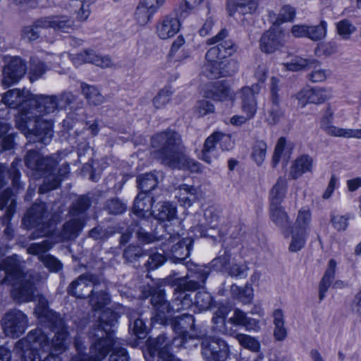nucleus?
I'll return each mask as SVG.
<instances>
[{
    "mask_svg": "<svg viewBox=\"0 0 361 361\" xmlns=\"http://www.w3.org/2000/svg\"><path fill=\"white\" fill-rule=\"evenodd\" d=\"M35 314L42 324L55 333L54 336L50 342L47 334L42 329L37 328L16 343L14 353L26 357L25 348L28 347L41 350L43 353L52 352L61 354L66 351L70 343L67 327L60 315L49 308L48 301L42 295L38 296Z\"/></svg>",
    "mask_w": 361,
    "mask_h": 361,
    "instance_id": "nucleus-1",
    "label": "nucleus"
},
{
    "mask_svg": "<svg viewBox=\"0 0 361 361\" xmlns=\"http://www.w3.org/2000/svg\"><path fill=\"white\" fill-rule=\"evenodd\" d=\"M151 145L156 149V157L164 164L173 169L200 171V164L183 153L181 137L177 132L166 130L157 133L152 137Z\"/></svg>",
    "mask_w": 361,
    "mask_h": 361,
    "instance_id": "nucleus-2",
    "label": "nucleus"
},
{
    "mask_svg": "<svg viewBox=\"0 0 361 361\" xmlns=\"http://www.w3.org/2000/svg\"><path fill=\"white\" fill-rule=\"evenodd\" d=\"M61 161L59 154L42 157L35 150H28L25 157V164L34 176H44V180L39 188V193H45L57 188L61 180L69 173V165L62 164L55 173V166Z\"/></svg>",
    "mask_w": 361,
    "mask_h": 361,
    "instance_id": "nucleus-3",
    "label": "nucleus"
},
{
    "mask_svg": "<svg viewBox=\"0 0 361 361\" xmlns=\"http://www.w3.org/2000/svg\"><path fill=\"white\" fill-rule=\"evenodd\" d=\"M116 323V313L107 310L102 312L98 323L88 332L91 342L89 353L98 361L106 357L117 341L112 330Z\"/></svg>",
    "mask_w": 361,
    "mask_h": 361,
    "instance_id": "nucleus-4",
    "label": "nucleus"
},
{
    "mask_svg": "<svg viewBox=\"0 0 361 361\" xmlns=\"http://www.w3.org/2000/svg\"><path fill=\"white\" fill-rule=\"evenodd\" d=\"M165 297L164 290L160 288L154 289L151 294L150 303L154 309V314L151 318L152 323L164 324L168 314L187 310L194 303L191 293L179 289H174L171 304Z\"/></svg>",
    "mask_w": 361,
    "mask_h": 361,
    "instance_id": "nucleus-5",
    "label": "nucleus"
},
{
    "mask_svg": "<svg viewBox=\"0 0 361 361\" xmlns=\"http://www.w3.org/2000/svg\"><path fill=\"white\" fill-rule=\"evenodd\" d=\"M31 116L36 118V133L40 140L47 144L53 136V122L51 120H43L42 116L56 112L60 106L57 96L44 94L32 97L30 101Z\"/></svg>",
    "mask_w": 361,
    "mask_h": 361,
    "instance_id": "nucleus-6",
    "label": "nucleus"
},
{
    "mask_svg": "<svg viewBox=\"0 0 361 361\" xmlns=\"http://www.w3.org/2000/svg\"><path fill=\"white\" fill-rule=\"evenodd\" d=\"M285 116V109L282 106L280 80L272 77L270 82L269 97L267 110L266 121L270 126L277 125Z\"/></svg>",
    "mask_w": 361,
    "mask_h": 361,
    "instance_id": "nucleus-7",
    "label": "nucleus"
},
{
    "mask_svg": "<svg viewBox=\"0 0 361 361\" xmlns=\"http://www.w3.org/2000/svg\"><path fill=\"white\" fill-rule=\"evenodd\" d=\"M99 286L106 288V281L97 274L85 273L71 283L67 291L77 298H85L90 295L92 288H97Z\"/></svg>",
    "mask_w": 361,
    "mask_h": 361,
    "instance_id": "nucleus-8",
    "label": "nucleus"
},
{
    "mask_svg": "<svg viewBox=\"0 0 361 361\" xmlns=\"http://www.w3.org/2000/svg\"><path fill=\"white\" fill-rule=\"evenodd\" d=\"M233 145V141L229 135L214 132L204 141L202 149V159L207 164H211L219 154L218 146L221 151H228Z\"/></svg>",
    "mask_w": 361,
    "mask_h": 361,
    "instance_id": "nucleus-9",
    "label": "nucleus"
},
{
    "mask_svg": "<svg viewBox=\"0 0 361 361\" xmlns=\"http://www.w3.org/2000/svg\"><path fill=\"white\" fill-rule=\"evenodd\" d=\"M207 44L214 45L205 55V59H209L210 61L215 59L227 61L226 59L234 51V44L232 40L228 39V31L226 29L221 30L216 35L208 39Z\"/></svg>",
    "mask_w": 361,
    "mask_h": 361,
    "instance_id": "nucleus-10",
    "label": "nucleus"
},
{
    "mask_svg": "<svg viewBox=\"0 0 361 361\" xmlns=\"http://www.w3.org/2000/svg\"><path fill=\"white\" fill-rule=\"evenodd\" d=\"M49 214L44 203L34 204L27 212L23 218V224L27 228L31 227H39L42 229L41 234H32V238L44 236L49 233L46 229L49 228Z\"/></svg>",
    "mask_w": 361,
    "mask_h": 361,
    "instance_id": "nucleus-11",
    "label": "nucleus"
},
{
    "mask_svg": "<svg viewBox=\"0 0 361 361\" xmlns=\"http://www.w3.org/2000/svg\"><path fill=\"white\" fill-rule=\"evenodd\" d=\"M202 355L207 361H226L229 356V347L222 339L207 337L201 343Z\"/></svg>",
    "mask_w": 361,
    "mask_h": 361,
    "instance_id": "nucleus-12",
    "label": "nucleus"
},
{
    "mask_svg": "<svg viewBox=\"0 0 361 361\" xmlns=\"http://www.w3.org/2000/svg\"><path fill=\"white\" fill-rule=\"evenodd\" d=\"M28 326L27 316L18 310H12L5 314L2 319L4 334L13 338L19 337Z\"/></svg>",
    "mask_w": 361,
    "mask_h": 361,
    "instance_id": "nucleus-13",
    "label": "nucleus"
},
{
    "mask_svg": "<svg viewBox=\"0 0 361 361\" xmlns=\"http://www.w3.org/2000/svg\"><path fill=\"white\" fill-rule=\"evenodd\" d=\"M206 61L202 68V73L209 78H219L232 75L237 71V64L233 61H222L216 59Z\"/></svg>",
    "mask_w": 361,
    "mask_h": 361,
    "instance_id": "nucleus-14",
    "label": "nucleus"
},
{
    "mask_svg": "<svg viewBox=\"0 0 361 361\" xmlns=\"http://www.w3.org/2000/svg\"><path fill=\"white\" fill-rule=\"evenodd\" d=\"M10 285L13 287L12 296L18 302H25L33 300L35 288L30 276L23 274L20 271V276L14 279Z\"/></svg>",
    "mask_w": 361,
    "mask_h": 361,
    "instance_id": "nucleus-15",
    "label": "nucleus"
},
{
    "mask_svg": "<svg viewBox=\"0 0 361 361\" xmlns=\"http://www.w3.org/2000/svg\"><path fill=\"white\" fill-rule=\"evenodd\" d=\"M285 33L279 28H270L263 33L259 40L262 52L272 54L286 44Z\"/></svg>",
    "mask_w": 361,
    "mask_h": 361,
    "instance_id": "nucleus-16",
    "label": "nucleus"
},
{
    "mask_svg": "<svg viewBox=\"0 0 361 361\" xmlns=\"http://www.w3.org/2000/svg\"><path fill=\"white\" fill-rule=\"evenodd\" d=\"M204 222L192 226L194 230H198L200 236L213 237L214 231L218 228L221 219V211L211 206L204 212Z\"/></svg>",
    "mask_w": 361,
    "mask_h": 361,
    "instance_id": "nucleus-17",
    "label": "nucleus"
},
{
    "mask_svg": "<svg viewBox=\"0 0 361 361\" xmlns=\"http://www.w3.org/2000/svg\"><path fill=\"white\" fill-rule=\"evenodd\" d=\"M260 90V85L255 83L250 87H243L238 92L241 110L245 114L248 115L249 118H253L257 112V101L256 97L259 93Z\"/></svg>",
    "mask_w": 361,
    "mask_h": 361,
    "instance_id": "nucleus-18",
    "label": "nucleus"
},
{
    "mask_svg": "<svg viewBox=\"0 0 361 361\" xmlns=\"http://www.w3.org/2000/svg\"><path fill=\"white\" fill-rule=\"evenodd\" d=\"M26 64L20 57H12L4 68L3 83L6 86L18 82L26 72Z\"/></svg>",
    "mask_w": 361,
    "mask_h": 361,
    "instance_id": "nucleus-19",
    "label": "nucleus"
},
{
    "mask_svg": "<svg viewBox=\"0 0 361 361\" xmlns=\"http://www.w3.org/2000/svg\"><path fill=\"white\" fill-rule=\"evenodd\" d=\"M177 240L178 242L172 245L168 255L173 262L181 263L189 256L192 240L187 238L179 240V235H170L168 241L170 244Z\"/></svg>",
    "mask_w": 361,
    "mask_h": 361,
    "instance_id": "nucleus-20",
    "label": "nucleus"
},
{
    "mask_svg": "<svg viewBox=\"0 0 361 361\" xmlns=\"http://www.w3.org/2000/svg\"><path fill=\"white\" fill-rule=\"evenodd\" d=\"M6 209L4 215L5 224L6 228L4 229V234L8 239L13 236V229L11 228L9 221L16 212V195L9 188L5 190L2 194L0 195V209Z\"/></svg>",
    "mask_w": 361,
    "mask_h": 361,
    "instance_id": "nucleus-21",
    "label": "nucleus"
},
{
    "mask_svg": "<svg viewBox=\"0 0 361 361\" xmlns=\"http://www.w3.org/2000/svg\"><path fill=\"white\" fill-rule=\"evenodd\" d=\"M32 95L28 90L13 89L7 91L2 97L1 102L11 108L20 107L26 109L27 106H30V101L32 99Z\"/></svg>",
    "mask_w": 361,
    "mask_h": 361,
    "instance_id": "nucleus-22",
    "label": "nucleus"
},
{
    "mask_svg": "<svg viewBox=\"0 0 361 361\" xmlns=\"http://www.w3.org/2000/svg\"><path fill=\"white\" fill-rule=\"evenodd\" d=\"M331 97L330 90L322 87L307 88L301 90L297 94V99L302 106L307 103L322 104Z\"/></svg>",
    "mask_w": 361,
    "mask_h": 361,
    "instance_id": "nucleus-23",
    "label": "nucleus"
},
{
    "mask_svg": "<svg viewBox=\"0 0 361 361\" xmlns=\"http://www.w3.org/2000/svg\"><path fill=\"white\" fill-rule=\"evenodd\" d=\"M36 118L31 116L30 111L29 109H21V112L18 118L16 119L17 128L30 140L32 136L36 138L33 139V142H42L39 139V136L37 135L36 133Z\"/></svg>",
    "mask_w": 361,
    "mask_h": 361,
    "instance_id": "nucleus-24",
    "label": "nucleus"
},
{
    "mask_svg": "<svg viewBox=\"0 0 361 361\" xmlns=\"http://www.w3.org/2000/svg\"><path fill=\"white\" fill-rule=\"evenodd\" d=\"M20 274V269L16 256L6 258L0 263V285H10Z\"/></svg>",
    "mask_w": 361,
    "mask_h": 361,
    "instance_id": "nucleus-25",
    "label": "nucleus"
},
{
    "mask_svg": "<svg viewBox=\"0 0 361 361\" xmlns=\"http://www.w3.org/2000/svg\"><path fill=\"white\" fill-rule=\"evenodd\" d=\"M207 278V274L202 270L197 271L195 273L191 271L190 275L176 279L178 283L175 289L185 292L196 290L205 283Z\"/></svg>",
    "mask_w": 361,
    "mask_h": 361,
    "instance_id": "nucleus-26",
    "label": "nucleus"
},
{
    "mask_svg": "<svg viewBox=\"0 0 361 361\" xmlns=\"http://www.w3.org/2000/svg\"><path fill=\"white\" fill-rule=\"evenodd\" d=\"M204 96L216 101H228L234 99V93L225 81H216L209 85Z\"/></svg>",
    "mask_w": 361,
    "mask_h": 361,
    "instance_id": "nucleus-27",
    "label": "nucleus"
},
{
    "mask_svg": "<svg viewBox=\"0 0 361 361\" xmlns=\"http://www.w3.org/2000/svg\"><path fill=\"white\" fill-rule=\"evenodd\" d=\"M73 62L78 66L82 63H94L102 68L113 66L111 59L109 56H100L92 49L83 50L73 58Z\"/></svg>",
    "mask_w": 361,
    "mask_h": 361,
    "instance_id": "nucleus-28",
    "label": "nucleus"
},
{
    "mask_svg": "<svg viewBox=\"0 0 361 361\" xmlns=\"http://www.w3.org/2000/svg\"><path fill=\"white\" fill-rule=\"evenodd\" d=\"M178 342V345L186 347L187 340L183 335V337L174 338L171 341L165 334H161L153 341H151L149 347L150 353L154 355L157 353L158 357L161 356V352L165 351L166 353H170V347L172 344Z\"/></svg>",
    "mask_w": 361,
    "mask_h": 361,
    "instance_id": "nucleus-29",
    "label": "nucleus"
},
{
    "mask_svg": "<svg viewBox=\"0 0 361 361\" xmlns=\"http://www.w3.org/2000/svg\"><path fill=\"white\" fill-rule=\"evenodd\" d=\"M179 20L172 16L163 17L157 24L156 32L161 39L173 37L180 30Z\"/></svg>",
    "mask_w": 361,
    "mask_h": 361,
    "instance_id": "nucleus-30",
    "label": "nucleus"
},
{
    "mask_svg": "<svg viewBox=\"0 0 361 361\" xmlns=\"http://www.w3.org/2000/svg\"><path fill=\"white\" fill-rule=\"evenodd\" d=\"M85 225V218H73L66 221L60 231L59 241L64 242L76 238Z\"/></svg>",
    "mask_w": 361,
    "mask_h": 361,
    "instance_id": "nucleus-31",
    "label": "nucleus"
},
{
    "mask_svg": "<svg viewBox=\"0 0 361 361\" xmlns=\"http://www.w3.org/2000/svg\"><path fill=\"white\" fill-rule=\"evenodd\" d=\"M145 221L142 220L140 223H134L132 224L128 228V231L123 233L121 236L120 243L121 244L127 243L131 236L132 233H135L137 238L139 240L145 243H150L155 240H159L163 236L162 235H155L150 234L143 229V228L140 226L143 224L142 222Z\"/></svg>",
    "mask_w": 361,
    "mask_h": 361,
    "instance_id": "nucleus-32",
    "label": "nucleus"
},
{
    "mask_svg": "<svg viewBox=\"0 0 361 361\" xmlns=\"http://www.w3.org/2000/svg\"><path fill=\"white\" fill-rule=\"evenodd\" d=\"M20 161H13L11 166L7 169L4 165H0V189L6 185L9 178L12 180V185L17 190L21 188V183L19 180L20 172L18 166ZM2 192L1 194H2Z\"/></svg>",
    "mask_w": 361,
    "mask_h": 361,
    "instance_id": "nucleus-33",
    "label": "nucleus"
},
{
    "mask_svg": "<svg viewBox=\"0 0 361 361\" xmlns=\"http://www.w3.org/2000/svg\"><path fill=\"white\" fill-rule=\"evenodd\" d=\"M257 6L256 0H235L228 3V11L230 16L238 19L241 16L252 14Z\"/></svg>",
    "mask_w": 361,
    "mask_h": 361,
    "instance_id": "nucleus-34",
    "label": "nucleus"
},
{
    "mask_svg": "<svg viewBox=\"0 0 361 361\" xmlns=\"http://www.w3.org/2000/svg\"><path fill=\"white\" fill-rule=\"evenodd\" d=\"M228 322L235 326H243L248 331H258L260 329L258 320L248 317L243 311L235 309Z\"/></svg>",
    "mask_w": 361,
    "mask_h": 361,
    "instance_id": "nucleus-35",
    "label": "nucleus"
},
{
    "mask_svg": "<svg viewBox=\"0 0 361 361\" xmlns=\"http://www.w3.org/2000/svg\"><path fill=\"white\" fill-rule=\"evenodd\" d=\"M46 17L35 20L32 24L22 28L21 35L23 39L29 42L37 40L42 35L43 30L48 29Z\"/></svg>",
    "mask_w": 361,
    "mask_h": 361,
    "instance_id": "nucleus-36",
    "label": "nucleus"
},
{
    "mask_svg": "<svg viewBox=\"0 0 361 361\" xmlns=\"http://www.w3.org/2000/svg\"><path fill=\"white\" fill-rule=\"evenodd\" d=\"M313 162V159L307 154L298 157L290 168L289 178L295 180L303 173L311 172Z\"/></svg>",
    "mask_w": 361,
    "mask_h": 361,
    "instance_id": "nucleus-37",
    "label": "nucleus"
},
{
    "mask_svg": "<svg viewBox=\"0 0 361 361\" xmlns=\"http://www.w3.org/2000/svg\"><path fill=\"white\" fill-rule=\"evenodd\" d=\"M288 190V180L284 176L279 177L269 191V205H281Z\"/></svg>",
    "mask_w": 361,
    "mask_h": 361,
    "instance_id": "nucleus-38",
    "label": "nucleus"
},
{
    "mask_svg": "<svg viewBox=\"0 0 361 361\" xmlns=\"http://www.w3.org/2000/svg\"><path fill=\"white\" fill-rule=\"evenodd\" d=\"M106 289L99 286L97 288H92L89 296V303L94 311L101 310L110 302V297L106 293Z\"/></svg>",
    "mask_w": 361,
    "mask_h": 361,
    "instance_id": "nucleus-39",
    "label": "nucleus"
},
{
    "mask_svg": "<svg viewBox=\"0 0 361 361\" xmlns=\"http://www.w3.org/2000/svg\"><path fill=\"white\" fill-rule=\"evenodd\" d=\"M153 202H154V200L152 197L145 192H140L134 201V214L140 217H145L148 213L151 214Z\"/></svg>",
    "mask_w": 361,
    "mask_h": 361,
    "instance_id": "nucleus-40",
    "label": "nucleus"
},
{
    "mask_svg": "<svg viewBox=\"0 0 361 361\" xmlns=\"http://www.w3.org/2000/svg\"><path fill=\"white\" fill-rule=\"evenodd\" d=\"M150 214L158 221H169L176 218V208L173 204L169 202H164L157 204Z\"/></svg>",
    "mask_w": 361,
    "mask_h": 361,
    "instance_id": "nucleus-41",
    "label": "nucleus"
},
{
    "mask_svg": "<svg viewBox=\"0 0 361 361\" xmlns=\"http://www.w3.org/2000/svg\"><path fill=\"white\" fill-rule=\"evenodd\" d=\"M178 202L185 207H189L200 198L197 189L193 186L183 184L179 186Z\"/></svg>",
    "mask_w": 361,
    "mask_h": 361,
    "instance_id": "nucleus-42",
    "label": "nucleus"
},
{
    "mask_svg": "<svg viewBox=\"0 0 361 361\" xmlns=\"http://www.w3.org/2000/svg\"><path fill=\"white\" fill-rule=\"evenodd\" d=\"M273 323L274 325V337L278 341H284L288 335L287 329L285 327L284 314L281 309H276L272 313Z\"/></svg>",
    "mask_w": 361,
    "mask_h": 361,
    "instance_id": "nucleus-43",
    "label": "nucleus"
},
{
    "mask_svg": "<svg viewBox=\"0 0 361 361\" xmlns=\"http://www.w3.org/2000/svg\"><path fill=\"white\" fill-rule=\"evenodd\" d=\"M49 28L56 31L68 32L73 27V20L65 16H46Z\"/></svg>",
    "mask_w": 361,
    "mask_h": 361,
    "instance_id": "nucleus-44",
    "label": "nucleus"
},
{
    "mask_svg": "<svg viewBox=\"0 0 361 361\" xmlns=\"http://www.w3.org/2000/svg\"><path fill=\"white\" fill-rule=\"evenodd\" d=\"M312 222V213L309 209L301 208L297 214V217L292 229L300 232L309 233Z\"/></svg>",
    "mask_w": 361,
    "mask_h": 361,
    "instance_id": "nucleus-45",
    "label": "nucleus"
},
{
    "mask_svg": "<svg viewBox=\"0 0 361 361\" xmlns=\"http://www.w3.org/2000/svg\"><path fill=\"white\" fill-rule=\"evenodd\" d=\"M91 205V200L85 195L79 197L70 207L69 214L74 218H85L87 221L86 211Z\"/></svg>",
    "mask_w": 361,
    "mask_h": 361,
    "instance_id": "nucleus-46",
    "label": "nucleus"
},
{
    "mask_svg": "<svg viewBox=\"0 0 361 361\" xmlns=\"http://www.w3.org/2000/svg\"><path fill=\"white\" fill-rule=\"evenodd\" d=\"M336 267V262L333 259H330L328 268L319 283V298L320 300L325 298V293L334 279Z\"/></svg>",
    "mask_w": 361,
    "mask_h": 361,
    "instance_id": "nucleus-47",
    "label": "nucleus"
},
{
    "mask_svg": "<svg viewBox=\"0 0 361 361\" xmlns=\"http://www.w3.org/2000/svg\"><path fill=\"white\" fill-rule=\"evenodd\" d=\"M270 218L272 221L283 230H286L289 226L287 213L281 205H269Z\"/></svg>",
    "mask_w": 361,
    "mask_h": 361,
    "instance_id": "nucleus-48",
    "label": "nucleus"
},
{
    "mask_svg": "<svg viewBox=\"0 0 361 361\" xmlns=\"http://www.w3.org/2000/svg\"><path fill=\"white\" fill-rule=\"evenodd\" d=\"M162 178V174L157 173H147L142 174L137 178V183L141 192L147 194L153 190L159 182V178Z\"/></svg>",
    "mask_w": 361,
    "mask_h": 361,
    "instance_id": "nucleus-49",
    "label": "nucleus"
},
{
    "mask_svg": "<svg viewBox=\"0 0 361 361\" xmlns=\"http://www.w3.org/2000/svg\"><path fill=\"white\" fill-rule=\"evenodd\" d=\"M194 326L195 319L189 314H183L176 317L172 322L173 330L180 334L186 332L188 329H194Z\"/></svg>",
    "mask_w": 361,
    "mask_h": 361,
    "instance_id": "nucleus-50",
    "label": "nucleus"
},
{
    "mask_svg": "<svg viewBox=\"0 0 361 361\" xmlns=\"http://www.w3.org/2000/svg\"><path fill=\"white\" fill-rule=\"evenodd\" d=\"M81 89L83 95L90 104L97 106L104 102V97L95 87L82 83Z\"/></svg>",
    "mask_w": 361,
    "mask_h": 361,
    "instance_id": "nucleus-51",
    "label": "nucleus"
},
{
    "mask_svg": "<svg viewBox=\"0 0 361 361\" xmlns=\"http://www.w3.org/2000/svg\"><path fill=\"white\" fill-rule=\"evenodd\" d=\"M310 68L312 71L308 74V79L312 82H322L325 81L331 75V71L329 69L322 68L319 62L317 63L309 66Z\"/></svg>",
    "mask_w": 361,
    "mask_h": 361,
    "instance_id": "nucleus-52",
    "label": "nucleus"
},
{
    "mask_svg": "<svg viewBox=\"0 0 361 361\" xmlns=\"http://www.w3.org/2000/svg\"><path fill=\"white\" fill-rule=\"evenodd\" d=\"M130 331L139 339H143L147 336V327L144 322L140 317L135 318V315H129Z\"/></svg>",
    "mask_w": 361,
    "mask_h": 361,
    "instance_id": "nucleus-53",
    "label": "nucleus"
},
{
    "mask_svg": "<svg viewBox=\"0 0 361 361\" xmlns=\"http://www.w3.org/2000/svg\"><path fill=\"white\" fill-rule=\"evenodd\" d=\"M47 67L45 63L37 57H32L30 61V80L34 82L38 80L47 71Z\"/></svg>",
    "mask_w": 361,
    "mask_h": 361,
    "instance_id": "nucleus-54",
    "label": "nucleus"
},
{
    "mask_svg": "<svg viewBox=\"0 0 361 361\" xmlns=\"http://www.w3.org/2000/svg\"><path fill=\"white\" fill-rule=\"evenodd\" d=\"M74 345L77 350V353L72 357L71 361H98L89 353H86L85 352L86 347L84 341L80 336L75 338Z\"/></svg>",
    "mask_w": 361,
    "mask_h": 361,
    "instance_id": "nucleus-55",
    "label": "nucleus"
},
{
    "mask_svg": "<svg viewBox=\"0 0 361 361\" xmlns=\"http://www.w3.org/2000/svg\"><path fill=\"white\" fill-rule=\"evenodd\" d=\"M234 338L244 348L248 349L252 352H258L260 349L259 342L255 338L250 335L236 334Z\"/></svg>",
    "mask_w": 361,
    "mask_h": 361,
    "instance_id": "nucleus-56",
    "label": "nucleus"
},
{
    "mask_svg": "<svg viewBox=\"0 0 361 361\" xmlns=\"http://www.w3.org/2000/svg\"><path fill=\"white\" fill-rule=\"evenodd\" d=\"M327 23L322 20L317 25H307V38L314 41H320L323 39L326 35Z\"/></svg>",
    "mask_w": 361,
    "mask_h": 361,
    "instance_id": "nucleus-57",
    "label": "nucleus"
},
{
    "mask_svg": "<svg viewBox=\"0 0 361 361\" xmlns=\"http://www.w3.org/2000/svg\"><path fill=\"white\" fill-rule=\"evenodd\" d=\"M290 233L291 242L289 245V250L293 252H298L304 247L308 233H302L292 228Z\"/></svg>",
    "mask_w": 361,
    "mask_h": 361,
    "instance_id": "nucleus-58",
    "label": "nucleus"
},
{
    "mask_svg": "<svg viewBox=\"0 0 361 361\" xmlns=\"http://www.w3.org/2000/svg\"><path fill=\"white\" fill-rule=\"evenodd\" d=\"M71 6L75 8L77 18L80 21H85L87 19L90 13V3L84 0H72Z\"/></svg>",
    "mask_w": 361,
    "mask_h": 361,
    "instance_id": "nucleus-59",
    "label": "nucleus"
},
{
    "mask_svg": "<svg viewBox=\"0 0 361 361\" xmlns=\"http://www.w3.org/2000/svg\"><path fill=\"white\" fill-rule=\"evenodd\" d=\"M317 63V60L307 59L300 57H295L290 62L284 64L286 69L291 71H298L306 68L309 66H312Z\"/></svg>",
    "mask_w": 361,
    "mask_h": 361,
    "instance_id": "nucleus-60",
    "label": "nucleus"
},
{
    "mask_svg": "<svg viewBox=\"0 0 361 361\" xmlns=\"http://www.w3.org/2000/svg\"><path fill=\"white\" fill-rule=\"evenodd\" d=\"M111 353L109 357V361H130V357L126 349L116 341L111 348Z\"/></svg>",
    "mask_w": 361,
    "mask_h": 361,
    "instance_id": "nucleus-61",
    "label": "nucleus"
},
{
    "mask_svg": "<svg viewBox=\"0 0 361 361\" xmlns=\"http://www.w3.org/2000/svg\"><path fill=\"white\" fill-rule=\"evenodd\" d=\"M232 294L236 296L243 303H249L252 299V289L250 286H245L241 288L237 286L233 285L231 288Z\"/></svg>",
    "mask_w": 361,
    "mask_h": 361,
    "instance_id": "nucleus-62",
    "label": "nucleus"
},
{
    "mask_svg": "<svg viewBox=\"0 0 361 361\" xmlns=\"http://www.w3.org/2000/svg\"><path fill=\"white\" fill-rule=\"evenodd\" d=\"M267 148V143L263 140H258L253 145L252 157L258 165L264 161L266 157Z\"/></svg>",
    "mask_w": 361,
    "mask_h": 361,
    "instance_id": "nucleus-63",
    "label": "nucleus"
},
{
    "mask_svg": "<svg viewBox=\"0 0 361 361\" xmlns=\"http://www.w3.org/2000/svg\"><path fill=\"white\" fill-rule=\"evenodd\" d=\"M53 246L50 240H44L41 243H32L27 249V253L34 255H42L43 253L49 250Z\"/></svg>",
    "mask_w": 361,
    "mask_h": 361,
    "instance_id": "nucleus-64",
    "label": "nucleus"
}]
</instances>
